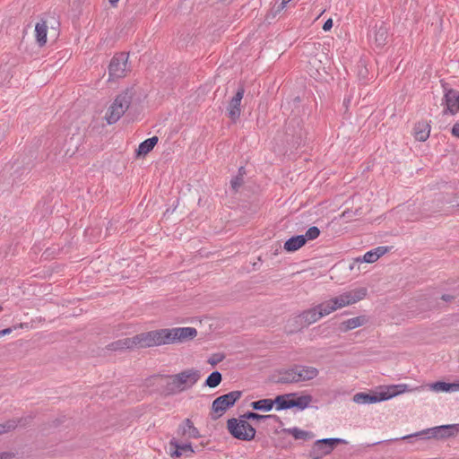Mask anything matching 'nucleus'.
I'll return each mask as SVG.
<instances>
[{
  "label": "nucleus",
  "mask_w": 459,
  "mask_h": 459,
  "mask_svg": "<svg viewBox=\"0 0 459 459\" xmlns=\"http://www.w3.org/2000/svg\"><path fill=\"white\" fill-rule=\"evenodd\" d=\"M409 391L406 384L385 386L384 390L374 394L357 393L353 395V402L358 404H371L389 400L398 394Z\"/></svg>",
  "instance_id": "3"
},
{
  "label": "nucleus",
  "mask_w": 459,
  "mask_h": 459,
  "mask_svg": "<svg viewBox=\"0 0 459 459\" xmlns=\"http://www.w3.org/2000/svg\"><path fill=\"white\" fill-rule=\"evenodd\" d=\"M441 299H442L444 301H446V302H447V301H451V300L454 299V297H453V296H451V295H448V294H444V295H442Z\"/></svg>",
  "instance_id": "41"
},
{
  "label": "nucleus",
  "mask_w": 459,
  "mask_h": 459,
  "mask_svg": "<svg viewBox=\"0 0 459 459\" xmlns=\"http://www.w3.org/2000/svg\"><path fill=\"white\" fill-rule=\"evenodd\" d=\"M127 59L128 56L126 53H119L115 55L112 57L108 66L109 77H124L126 75Z\"/></svg>",
  "instance_id": "11"
},
{
  "label": "nucleus",
  "mask_w": 459,
  "mask_h": 459,
  "mask_svg": "<svg viewBox=\"0 0 459 459\" xmlns=\"http://www.w3.org/2000/svg\"><path fill=\"white\" fill-rule=\"evenodd\" d=\"M297 371L295 370V365L281 371L277 379V383L280 384H293L299 383L297 379Z\"/></svg>",
  "instance_id": "22"
},
{
  "label": "nucleus",
  "mask_w": 459,
  "mask_h": 459,
  "mask_svg": "<svg viewBox=\"0 0 459 459\" xmlns=\"http://www.w3.org/2000/svg\"><path fill=\"white\" fill-rule=\"evenodd\" d=\"M166 344L165 330H154L136 334L132 338H125L111 343L112 350L148 348Z\"/></svg>",
  "instance_id": "1"
},
{
  "label": "nucleus",
  "mask_w": 459,
  "mask_h": 459,
  "mask_svg": "<svg viewBox=\"0 0 459 459\" xmlns=\"http://www.w3.org/2000/svg\"><path fill=\"white\" fill-rule=\"evenodd\" d=\"M242 184H243V178L241 175L236 176L230 181L231 187L235 192H237L238 190V188L242 186Z\"/></svg>",
  "instance_id": "35"
},
{
  "label": "nucleus",
  "mask_w": 459,
  "mask_h": 459,
  "mask_svg": "<svg viewBox=\"0 0 459 459\" xmlns=\"http://www.w3.org/2000/svg\"><path fill=\"white\" fill-rule=\"evenodd\" d=\"M245 93V89L241 86L238 89L235 96L230 100L227 108L228 117L236 122L241 114L240 104Z\"/></svg>",
  "instance_id": "12"
},
{
  "label": "nucleus",
  "mask_w": 459,
  "mask_h": 459,
  "mask_svg": "<svg viewBox=\"0 0 459 459\" xmlns=\"http://www.w3.org/2000/svg\"><path fill=\"white\" fill-rule=\"evenodd\" d=\"M12 332V329L11 328H5L2 331H0V333L2 336L5 335V334H8Z\"/></svg>",
  "instance_id": "42"
},
{
  "label": "nucleus",
  "mask_w": 459,
  "mask_h": 459,
  "mask_svg": "<svg viewBox=\"0 0 459 459\" xmlns=\"http://www.w3.org/2000/svg\"><path fill=\"white\" fill-rule=\"evenodd\" d=\"M227 428L231 436L237 439L250 441L255 438V429L240 417L229 419Z\"/></svg>",
  "instance_id": "6"
},
{
  "label": "nucleus",
  "mask_w": 459,
  "mask_h": 459,
  "mask_svg": "<svg viewBox=\"0 0 459 459\" xmlns=\"http://www.w3.org/2000/svg\"><path fill=\"white\" fill-rule=\"evenodd\" d=\"M13 457V454L10 452H3L0 453V459H12Z\"/></svg>",
  "instance_id": "39"
},
{
  "label": "nucleus",
  "mask_w": 459,
  "mask_h": 459,
  "mask_svg": "<svg viewBox=\"0 0 459 459\" xmlns=\"http://www.w3.org/2000/svg\"><path fill=\"white\" fill-rule=\"evenodd\" d=\"M284 431L290 434L295 439L306 440V439L309 438L311 436L310 432L302 430L296 427L285 429Z\"/></svg>",
  "instance_id": "29"
},
{
  "label": "nucleus",
  "mask_w": 459,
  "mask_h": 459,
  "mask_svg": "<svg viewBox=\"0 0 459 459\" xmlns=\"http://www.w3.org/2000/svg\"><path fill=\"white\" fill-rule=\"evenodd\" d=\"M243 171H244V168H242V167H241V168L238 169V172H239V174H238V175H241V176L243 177V173H244Z\"/></svg>",
  "instance_id": "45"
},
{
  "label": "nucleus",
  "mask_w": 459,
  "mask_h": 459,
  "mask_svg": "<svg viewBox=\"0 0 459 459\" xmlns=\"http://www.w3.org/2000/svg\"><path fill=\"white\" fill-rule=\"evenodd\" d=\"M165 330L166 344L182 342L191 340L197 335V331L194 327H176Z\"/></svg>",
  "instance_id": "9"
},
{
  "label": "nucleus",
  "mask_w": 459,
  "mask_h": 459,
  "mask_svg": "<svg viewBox=\"0 0 459 459\" xmlns=\"http://www.w3.org/2000/svg\"><path fill=\"white\" fill-rule=\"evenodd\" d=\"M240 418L244 419L247 421V420H273L275 422L281 423V419L279 416L274 414H268V415H261L256 412L253 411H247L240 416Z\"/></svg>",
  "instance_id": "25"
},
{
  "label": "nucleus",
  "mask_w": 459,
  "mask_h": 459,
  "mask_svg": "<svg viewBox=\"0 0 459 459\" xmlns=\"http://www.w3.org/2000/svg\"><path fill=\"white\" fill-rule=\"evenodd\" d=\"M119 0H108L109 4L112 6H116Z\"/></svg>",
  "instance_id": "44"
},
{
  "label": "nucleus",
  "mask_w": 459,
  "mask_h": 459,
  "mask_svg": "<svg viewBox=\"0 0 459 459\" xmlns=\"http://www.w3.org/2000/svg\"><path fill=\"white\" fill-rule=\"evenodd\" d=\"M290 1H291V0H282L281 4V5H280L279 10H282V9H284V8H285V6H286V4H287L288 3H290Z\"/></svg>",
  "instance_id": "43"
},
{
  "label": "nucleus",
  "mask_w": 459,
  "mask_h": 459,
  "mask_svg": "<svg viewBox=\"0 0 459 459\" xmlns=\"http://www.w3.org/2000/svg\"><path fill=\"white\" fill-rule=\"evenodd\" d=\"M442 104L446 105V108L443 111L444 114H456L459 111V91L453 89L446 91L442 100Z\"/></svg>",
  "instance_id": "13"
},
{
  "label": "nucleus",
  "mask_w": 459,
  "mask_h": 459,
  "mask_svg": "<svg viewBox=\"0 0 459 459\" xmlns=\"http://www.w3.org/2000/svg\"><path fill=\"white\" fill-rule=\"evenodd\" d=\"M306 244V238L303 235H298L290 238L284 243V249L288 252H295Z\"/></svg>",
  "instance_id": "23"
},
{
  "label": "nucleus",
  "mask_w": 459,
  "mask_h": 459,
  "mask_svg": "<svg viewBox=\"0 0 459 459\" xmlns=\"http://www.w3.org/2000/svg\"><path fill=\"white\" fill-rule=\"evenodd\" d=\"M389 247L385 246L377 247L370 251H368L363 255L361 261L365 263H374L385 253H387ZM360 261V259H359Z\"/></svg>",
  "instance_id": "21"
},
{
  "label": "nucleus",
  "mask_w": 459,
  "mask_h": 459,
  "mask_svg": "<svg viewBox=\"0 0 459 459\" xmlns=\"http://www.w3.org/2000/svg\"><path fill=\"white\" fill-rule=\"evenodd\" d=\"M48 29V26L44 20L35 24V39L39 48L45 46L47 43Z\"/></svg>",
  "instance_id": "19"
},
{
  "label": "nucleus",
  "mask_w": 459,
  "mask_h": 459,
  "mask_svg": "<svg viewBox=\"0 0 459 459\" xmlns=\"http://www.w3.org/2000/svg\"><path fill=\"white\" fill-rule=\"evenodd\" d=\"M451 133L455 137L459 138V123H455L453 126Z\"/></svg>",
  "instance_id": "38"
},
{
  "label": "nucleus",
  "mask_w": 459,
  "mask_h": 459,
  "mask_svg": "<svg viewBox=\"0 0 459 459\" xmlns=\"http://www.w3.org/2000/svg\"><path fill=\"white\" fill-rule=\"evenodd\" d=\"M222 380V376L219 371H213L211 373L205 380L204 385L211 388L218 386Z\"/></svg>",
  "instance_id": "30"
},
{
  "label": "nucleus",
  "mask_w": 459,
  "mask_h": 459,
  "mask_svg": "<svg viewBox=\"0 0 459 459\" xmlns=\"http://www.w3.org/2000/svg\"><path fill=\"white\" fill-rule=\"evenodd\" d=\"M367 295V290L360 288L344 292L335 298L317 305L319 312H322V317L343 307L354 304L363 299Z\"/></svg>",
  "instance_id": "2"
},
{
  "label": "nucleus",
  "mask_w": 459,
  "mask_h": 459,
  "mask_svg": "<svg viewBox=\"0 0 459 459\" xmlns=\"http://www.w3.org/2000/svg\"><path fill=\"white\" fill-rule=\"evenodd\" d=\"M295 370L297 371L299 383L313 380L319 374V370L312 366L295 365Z\"/></svg>",
  "instance_id": "15"
},
{
  "label": "nucleus",
  "mask_w": 459,
  "mask_h": 459,
  "mask_svg": "<svg viewBox=\"0 0 459 459\" xmlns=\"http://www.w3.org/2000/svg\"><path fill=\"white\" fill-rule=\"evenodd\" d=\"M2 310V307L0 306V311Z\"/></svg>",
  "instance_id": "46"
},
{
  "label": "nucleus",
  "mask_w": 459,
  "mask_h": 459,
  "mask_svg": "<svg viewBox=\"0 0 459 459\" xmlns=\"http://www.w3.org/2000/svg\"><path fill=\"white\" fill-rule=\"evenodd\" d=\"M320 318H322V312H319L317 307L316 306L300 313L296 317V321L301 327H305L313 323H316Z\"/></svg>",
  "instance_id": "14"
},
{
  "label": "nucleus",
  "mask_w": 459,
  "mask_h": 459,
  "mask_svg": "<svg viewBox=\"0 0 459 459\" xmlns=\"http://www.w3.org/2000/svg\"><path fill=\"white\" fill-rule=\"evenodd\" d=\"M365 322H366V319L364 316H356V317L350 318L346 321H343L341 324L340 328L342 332H347L349 330H352V329H355L357 327L363 325Z\"/></svg>",
  "instance_id": "26"
},
{
  "label": "nucleus",
  "mask_w": 459,
  "mask_h": 459,
  "mask_svg": "<svg viewBox=\"0 0 459 459\" xmlns=\"http://www.w3.org/2000/svg\"><path fill=\"white\" fill-rule=\"evenodd\" d=\"M387 39V30L384 26H380L375 33V40L378 46H382L385 44Z\"/></svg>",
  "instance_id": "31"
},
{
  "label": "nucleus",
  "mask_w": 459,
  "mask_h": 459,
  "mask_svg": "<svg viewBox=\"0 0 459 459\" xmlns=\"http://www.w3.org/2000/svg\"><path fill=\"white\" fill-rule=\"evenodd\" d=\"M431 388L435 392H450V383L437 381L432 384Z\"/></svg>",
  "instance_id": "34"
},
{
  "label": "nucleus",
  "mask_w": 459,
  "mask_h": 459,
  "mask_svg": "<svg viewBox=\"0 0 459 459\" xmlns=\"http://www.w3.org/2000/svg\"><path fill=\"white\" fill-rule=\"evenodd\" d=\"M459 431V425L457 424H449V425H441L434 428H430L414 434L407 435L401 439H409L414 437L425 436L427 438L435 437V438H446L452 436H455Z\"/></svg>",
  "instance_id": "8"
},
{
  "label": "nucleus",
  "mask_w": 459,
  "mask_h": 459,
  "mask_svg": "<svg viewBox=\"0 0 459 459\" xmlns=\"http://www.w3.org/2000/svg\"><path fill=\"white\" fill-rule=\"evenodd\" d=\"M450 392H457L459 391V382L458 383H450Z\"/></svg>",
  "instance_id": "40"
},
{
  "label": "nucleus",
  "mask_w": 459,
  "mask_h": 459,
  "mask_svg": "<svg viewBox=\"0 0 459 459\" xmlns=\"http://www.w3.org/2000/svg\"><path fill=\"white\" fill-rule=\"evenodd\" d=\"M274 403V400L272 399H261L252 402L250 406L256 411H270L275 405Z\"/></svg>",
  "instance_id": "27"
},
{
  "label": "nucleus",
  "mask_w": 459,
  "mask_h": 459,
  "mask_svg": "<svg viewBox=\"0 0 459 459\" xmlns=\"http://www.w3.org/2000/svg\"><path fill=\"white\" fill-rule=\"evenodd\" d=\"M320 235V230L316 227V226H312L310 227L305 233V235H303V237L306 238V242L307 240H314L316 238H317Z\"/></svg>",
  "instance_id": "33"
},
{
  "label": "nucleus",
  "mask_w": 459,
  "mask_h": 459,
  "mask_svg": "<svg viewBox=\"0 0 459 459\" xmlns=\"http://www.w3.org/2000/svg\"><path fill=\"white\" fill-rule=\"evenodd\" d=\"M242 396V391H231L217 397L212 404L211 418L217 420Z\"/></svg>",
  "instance_id": "7"
},
{
  "label": "nucleus",
  "mask_w": 459,
  "mask_h": 459,
  "mask_svg": "<svg viewBox=\"0 0 459 459\" xmlns=\"http://www.w3.org/2000/svg\"><path fill=\"white\" fill-rule=\"evenodd\" d=\"M178 434L188 438H198L200 437L199 430L194 426L189 419H186L178 427Z\"/></svg>",
  "instance_id": "16"
},
{
  "label": "nucleus",
  "mask_w": 459,
  "mask_h": 459,
  "mask_svg": "<svg viewBox=\"0 0 459 459\" xmlns=\"http://www.w3.org/2000/svg\"><path fill=\"white\" fill-rule=\"evenodd\" d=\"M224 355L221 353H215L208 359V363L212 366H215L224 359Z\"/></svg>",
  "instance_id": "36"
},
{
  "label": "nucleus",
  "mask_w": 459,
  "mask_h": 459,
  "mask_svg": "<svg viewBox=\"0 0 459 459\" xmlns=\"http://www.w3.org/2000/svg\"><path fill=\"white\" fill-rule=\"evenodd\" d=\"M171 447L175 450L170 453L172 457H179L183 455H189L194 453L190 443L180 444L176 438H172L169 442Z\"/></svg>",
  "instance_id": "18"
},
{
  "label": "nucleus",
  "mask_w": 459,
  "mask_h": 459,
  "mask_svg": "<svg viewBox=\"0 0 459 459\" xmlns=\"http://www.w3.org/2000/svg\"><path fill=\"white\" fill-rule=\"evenodd\" d=\"M158 141H159V138L157 136H152V137L148 138V139L144 140L143 142H142L139 144L138 149L136 151L137 155L141 156V155H146L147 153H149L154 148V146L157 144Z\"/></svg>",
  "instance_id": "24"
},
{
  "label": "nucleus",
  "mask_w": 459,
  "mask_h": 459,
  "mask_svg": "<svg viewBox=\"0 0 459 459\" xmlns=\"http://www.w3.org/2000/svg\"><path fill=\"white\" fill-rule=\"evenodd\" d=\"M346 443L342 438H323L315 442L311 455L314 458L318 459L330 454L335 445Z\"/></svg>",
  "instance_id": "10"
},
{
  "label": "nucleus",
  "mask_w": 459,
  "mask_h": 459,
  "mask_svg": "<svg viewBox=\"0 0 459 459\" xmlns=\"http://www.w3.org/2000/svg\"><path fill=\"white\" fill-rule=\"evenodd\" d=\"M296 396L297 394L295 393L277 395L274 399L276 410L281 411L293 408V397Z\"/></svg>",
  "instance_id": "20"
},
{
  "label": "nucleus",
  "mask_w": 459,
  "mask_h": 459,
  "mask_svg": "<svg viewBox=\"0 0 459 459\" xmlns=\"http://www.w3.org/2000/svg\"><path fill=\"white\" fill-rule=\"evenodd\" d=\"M333 27V20L332 19H328L325 22L324 25H323V30L325 31H328L332 29Z\"/></svg>",
  "instance_id": "37"
},
{
  "label": "nucleus",
  "mask_w": 459,
  "mask_h": 459,
  "mask_svg": "<svg viewBox=\"0 0 459 459\" xmlns=\"http://www.w3.org/2000/svg\"><path fill=\"white\" fill-rule=\"evenodd\" d=\"M312 402V396L309 394L300 395L297 398L293 397V408L297 407L299 410H305Z\"/></svg>",
  "instance_id": "28"
},
{
  "label": "nucleus",
  "mask_w": 459,
  "mask_h": 459,
  "mask_svg": "<svg viewBox=\"0 0 459 459\" xmlns=\"http://www.w3.org/2000/svg\"><path fill=\"white\" fill-rule=\"evenodd\" d=\"M131 102L132 93L129 91L117 95L106 112L107 123L108 125L117 123L128 109Z\"/></svg>",
  "instance_id": "5"
},
{
  "label": "nucleus",
  "mask_w": 459,
  "mask_h": 459,
  "mask_svg": "<svg viewBox=\"0 0 459 459\" xmlns=\"http://www.w3.org/2000/svg\"><path fill=\"white\" fill-rule=\"evenodd\" d=\"M201 377L200 371L195 368L184 370L169 377L166 385L169 394H176L193 386Z\"/></svg>",
  "instance_id": "4"
},
{
  "label": "nucleus",
  "mask_w": 459,
  "mask_h": 459,
  "mask_svg": "<svg viewBox=\"0 0 459 459\" xmlns=\"http://www.w3.org/2000/svg\"><path fill=\"white\" fill-rule=\"evenodd\" d=\"M19 422H20V420H9L0 424V435L8 433V432L15 429L16 427L18 426Z\"/></svg>",
  "instance_id": "32"
},
{
  "label": "nucleus",
  "mask_w": 459,
  "mask_h": 459,
  "mask_svg": "<svg viewBox=\"0 0 459 459\" xmlns=\"http://www.w3.org/2000/svg\"><path fill=\"white\" fill-rule=\"evenodd\" d=\"M430 129L431 126L428 121H419L413 128L415 139L420 142H425L429 137Z\"/></svg>",
  "instance_id": "17"
}]
</instances>
